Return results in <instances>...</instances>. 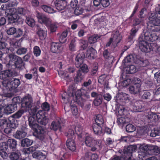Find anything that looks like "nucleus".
Returning a JSON list of instances; mask_svg holds the SVG:
<instances>
[{"instance_id":"1","label":"nucleus","mask_w":160,"mask_h":160,"mask_svg":"<svg viewBox=\"0 0 160 160\" xmlns=\"http://www.w3.org/2000/svg\"><path fill=\"white\" fill-rule=\"evenodd\" d=\"M36 120L35 118L32 116L28 118V121L29 125L30 127L34 130L33 134L34 136L38 139L42 140L44 138V133L45 131L42 127L39 126L37 123V119Z\"/></svg>"},{"instance_id":"2","label":"nucleus","mask_w":160,"mask_h":160,"mask_svg":"<svg viewBox=\"0 0 160 160\" xmlns=\"http://www.w3.org/2000/svg\"><path fill=\"white\" fill-rule=\"evenodd\" d=\"M9 63L7 64V67L11 69L21 70L24 68L25 63L20 57L14 54L10 53L9 55Z\"/></svg>"},{"instance_id":"3","label":"nucleus","mask_w":160,"mask_h":160,"mask_svg":"<svg viewBox=\"0 0 160 160\" xmlns=\"http://www.w3.org/2000/svg\"><path fill=\"white\" fill-rule=\"evenodd\" d=\"M41 107L43 110H39L36 115V118L39 123L42 125H45L48 122V118L46 116L45 111H49L50 110V104L46 102L43 103Z\"/></svg>"},{"instance_id":"4","label":"nucleus","mask_w":160,"mask_h":160,"mask_svg":"<svg viewBox=\"0 0 160 160\" xmlns=\"http://www.w3.org/2000/svg\"><path fill=\"white\" fill-rule=\"evenodd\" d=\"M20 84V79L14 78L11 81L5 80L2 82L3 89L6 90L8 92L9 91H11L16 89Z\"/></svg>"},{"instance_id":"5","label":"nucleus","mask_w":160,"mask_h":160,"mask_svg":"<svg viewBox=\"0 0 160 160\" xmlns=\"http://www.w3.org/2000/svg\"><path fill=\"white\" fill-rule=\"evenodd\" d=\"M20 97H14L12 99L11 103L7 105L4 109V112L7 114H9L17 110V105L20 104Z\"/></svg>"},{"instance_id":"6","label":"nucleus","mask_w":160,"mask_h":160,"mask_svg":"<svg viewBox=\"0 0 160 160\" xmlns=\"http://www.w3.org/2000/svg\"><path fill=\"white\" fill-rule=\"evenodd\" d=\"M33 102L32 98L29 94L24 96L21 100L20 99V103L21 104V108L25 110L26 112L28 111L32 108Z\"/></svg>"},{"instance_id":"7","label":"nucleus","mask_w":160,"mask_h":160,"mask_svg":"<svg viewBox=\"0 0 160 160\" xmlns=\"http://www.w3.org/2000/svg\"><path fill=\"white\" fill-rule=\"evenodd\" d=\"M142 36H140L138 38V46L139 49L143 52L148 53L152 50V47L151 44L148 42L143 40Z\"/></svg>"},{"instance_id":"8","label":"nucleus","mask_w":160,"mask_h":160,"mask_svg":"<svg viewBox=\"0 0 160 160\" xmlns=\"http://www.w3.org/2000/svg\"><path fill=\"white\" fill-rule=\"evenodd\" d=\"M18 72L15 70L8 68V70L0 72V79L3 81L8 80L9 78L18 75Z\"/></svg>"},{"instance_id":"9","label":"nucleus","mask_w":160,"mask_h":160,"mask_svg":"<svg viewBox=\"0 0 160 160\" xmlns=\"http://www.w3.org/2000/svg\"><path fill=\"white\" fill-rule=\"evenodd\" d=\"M36 13V17L40 23H43L47 27L50 24L51 20L49 18L46 17L42 13L38 12H37Z\"/></svg>"},{"instance_id":"10","label":"nucleus","mask_w":160,"mask_h":160,"mask_svg":"<svg viewBox=\"0 0 160 160\" xmlns=\"http://www.w3.org/2000/svg\"><path fill=\"white\" fill-rule=\"evenodd\" d=\"M6 31L8 35L15 34V37L16 38L20 37L22 35L23 31L20 28H18L17 30L14 27H10L7 29Z\"/></svg>"},{"instance_id":"11","label":"nucleus","mask_w":160,"mask_h":160,"mask_svg":"<svg viewBox=\"0 0 160 160\" xmlns=\"http://www.w3.org/2000/svg\"><path fill=\"white\" fill-rule=\"evenodd\" d=\"M149 64V62L148 60H141L139 64V71L143 74L146 75V71L148 68Z\"/></svg>"},{"instance_id":"12","label":"nucleus","mask_w":160,"mask_h":160,"mask_svg":"<svg viewBox=\"0 0 160 160\" xmlns=\"http://www.w3.org/2000/svg\"><path fill=\"white\" fill-rule=\"evenodd\" d=\"M85 55L83 52L78 53L75 58V65L77 68H79L83 64Z\"/></svg>"},{"instance_id":"13","label":"nucleus","mask_w":160,"mask_h":160,"mask_svg":"<svg viewBox=\"0 0 160 160\" xmlns=\"http://www.w3.org/2000/svg\"><path fill=\"white\" fill-rule=\"evenodd\" d=\"M140 36H142V39L146 41L153 42L158 38V37L156 34H154L152 36V37L151 38H149V37H151V32L148 31L145 32L144 33L141 34Z\"/></svg>"},{"instance_id":"14","label":"nucleus","mask_w":160,"mask_h":160,"mask_svg":"<svg viewBox=\"0 0 160 160\" xmlns=\"http://www.w3.org/2000/svg\"><path fill=\"white\" fill-rule=\"evenodd\" d=\"M152 24H150L148 25L149 29L153 32H157L160 30V28L157 27L160 26V17L157 18L155 19L152 23Z\"/></svg>"},{"instance_id":"15","label":"nucleus","mask_w":160,"mask_h":160,"mask_svg":"<svg viewBox=\"0 0 160 160\" xmlns=\"http://www.w3.org/2000/svg\"><path fill=\"white\" fill-rule=\"evenodd\" d=\"M61 122V119H56L52 122L50 126V128L52 130L54 131H56L58 130H60L62 128Z\"/></svg>"},{"instance_id":"16","label":"nucleus","mask_w":160,"mask_h":160,"mask_svg":"<svg viewBox=\"0 0 160 160\" xmlns=\"http://www.w3.org/2000/svg\"><path fill=\"white\" fill-rule=\"evenodd\" d=\"M56 8L59 11L64 10L67 5V2L65 0H56L54 2Z\"/></svg>"},{"instance_id":"17","label":"nucleus","mask_w":160,"mask_h":160,"mask_svg":"<svg viewBox=\"0 0 160 160\" xmlns=\"http://www.w3.org/2000/svg\"><path fill=\"white\" fill-rule=\"evenodd\" d=\"M82 94L81 91L78 90L75 92V97L73 98L74 101L77 102L81 107H82L84 105L83 100L82 99Z\"/></svg>"},{"instance_id":"18","label":"nucleus","mask_w":160,"mask_h":160,"mask_svg":"<svg viewBox=\"0 0 160 160\" xmlns=\"http://www.w3.org/2000/svg\"><path fill=\"white\" fill-rule=\"evenodd\" d=\"M84 141L85 145L88 147L94 146L97 142V140H95L93 137L89 135L86 136Z\"/></svg>"},{"instance_id":"19","label":"nucleus","mask_w":160,"mask_h":160,"mask_svg":"<svg viewBox=\"0 0 160 160\" xmlns=\"http://www.w3.org/2000/svg\"><path fill=\"white\" fill-rule=\"evenodd\" d=\"M61 44L58 42H52L51 43V51L55 53H59L62 50Z\"/></svg>"},{"instance_id":"20","label":"nucleus","mask_w":160,"mask_h":160,"mask_svg":"<svg viewBox=\"0 0 160 160\" xmlns=\"http://www.w3.org/2000/svg\"><path fill=\"white\" fill-rule=\"evenodd\" d=\"M7 18L8 23H13L18 21L20 16L12 11V12L7 15Z\"/></svg>"},{"instance_id":"21","label":"nucleus","mask_w":160,"mask_h":160,"mask_svg":"<svg viewBox=\"0 0 160 160\" xmlns=\"http://www.w3.org/2000/svg\"><path fill=\"white\" fill-rule=\"evenodd\" d=\"M111 38L117 44L119 43L122 39V37L118 30H115L112 32Z\"/></svg>"},{"instance_id":"22","label":"nucleus","mask_w":160,"mask_h":160,"mask_svg":"<svg viewBox=\"0 0 160 160\" xmlns=\"http://www.w3.org/2000/svg\"><path fill=\"white\" fill-rule=\"evenodd\" d=\"M8 148L7 142H2L0 143V154L3 159H6L7 156L6 154L7 153L5 151L7 150Z\"/></svg>"},{"instance_id":"23","label":"nucleus","mask_w":160,"mask_h":160,"mask_svg":"<svg viewBox=\"0 0 160 160\" xmlns=\"http://www.w3.org/2000/svg\"><path fill=\"white\" fill-rule=\"evenodd\" d=\"M143 102L141 101H136L133 106V109L135 112H142L144 111V107L142 106Z\"/></svg>"},{"instance_id":"24","label":"nucleus","mask_w":160,"mask_h":160,"mask_svg":"<svg viewBox=\"0 0 160 160\" xmlns=\"http://www.w3.org/2000/svg\"><path fill=\"white\" fill-rule=\"evenodd\" d=\"M130 31L129 35L128 36V39L129 41H133L137 36V33L140 28L136 27H132Z\"/></svg>"},{"instance_id":"25","label":"nucleus","mask_w":160,"mask_h":160,"mask_svg":"<svg viewBox=\"0 0 160 160\" xmlns=\"http://www.w3.org/2000/svg\"><path fill=\"white\" fill-rule=\"evenodd\" d=\"M159 116V115L156 113L151 112L148 113L147 117L152 124H154L158 120L159 118H160Z\"/></svg>"},{"instance_id":"26","label":"nucleus","mask_w":160,"mask_h":160,"mask_svg":"<svg viewBox=\"0 0 160 160\" xmlns=\"http://www.w3.org/2000/svg\"><path fill=\"white\" fill-rule=\"evenodd\" d=\"M66 145L67 148L72 151H74L76 149V144L74 139L68 138L67 140Z\"/></svg>"},{"instance_id":"27","label":"nucleus","mask_w":160,"mask_h":160,"mask_svg":"<svg viewBox=\"0 0 160 160\" xmlns=\"http://www.w3.org/2000/svg\"><path fill=\"white\" fill-rule=\"evenodd\" d=\"M97 54L96 50L92 47L87 51L86 53V56L89 59H95L96 57Z\"/></svg>"},{"instance_id":"28","label":"nucleus","mask_w":160,"mask_h":160,"mask_svg":"<svg viewBox=\"0 0 160 160\" xmlns=\"http://www.w3.org/2000/svg\"><path fill=\"white\" fill-rule=\"evenodd\" d=\"M103 126L97 124L93 123L92 125V127L94 133L98 135H101L102 134L103 132L102 131V127Z\"/></svg>"},{"instance_id":"29","label":"nucleus","mask_w":160,"mask_h":160,"mask_svg":"<svg viewBox=\"0 0 160 160\" xmlns=\"http://www.w3.org/2000/svg\"><path fill=\"white\" fill-rule=\"evenodd\" d=\"M7 143L8 146V147L10 150H12L13 151H15L17 146V141L14 139L10 138L8 139Z\"/></svg>"},{"instance_id":"30","label":"nucleus","mask_w":160,"mask_h":160,"mask_svg":"<svg viewBox=\"0 0 160 160\" xmlns=\"http://www.w3.org/2000/svg\"><path fill=\"white\" fill-rule=\"evenodd\" d=\"M25 130L26 129L24 128L23 129H21L17 131L15 134V137L19 139L25 138L27 134Z\"/></svg>"},{"instance_id":"31","label":"nucleus","mask_w":160,"mask_h":160,"mask_svg":"<svg viewBox=\"0 0 160 160\" xmlns=\"http://www.w3.org/2000/svg\"><path fill=\"white\" fill-rule=\"evenodd\" d=\"M128 146L127 147H125L124 149L123 150V157H122L121 156H116L112 160H128L129 159V156L128 155V154H127L126 153L125 151V149L126 150V152H129V151L128 150H127L126 149L128 148L129 146Z\"/></svg>"},{"instance_id":"32","label":"nucleus","mask_w":160,"mask_h":160,"mask_svg":"<svg viewBox=\"0 0 160 160\" xmlns=\"http://www.w3.org/2000/svg\"><path fill=\"white\" fill-rule=\"evenodd\" d=\"M32 156L33 158L43 160L46 158V156L41 151H36L34 152L32 154Z\"/></svg>"},{"instance_id":"33","label":"nucleus","mask_w":160,"mask_h":160,"mask_svg":"<svg viewBox=\"0 0 160 160\" xmlns=\"http://www.w3.org/2000/svg\"><path fill=\"white\" fill-rule=\"evenodd\" d=\"M41 8L46 12L52 14L55 12L56 11L51 6L43 4L40 6Z\"/></svg>"},{"instance_id":"34","label":"nucleus","mask_w":160,"mask_h":160,"mask_svg":"<svg viewBox=\"0 0 160 160\" xmlns=\"http://www.w3.org/2000/svg\"><path fill=\"white\" fill-rule=\"evenodd\" d=\"M47 31L42 29L40 28L38 29L37 32L39 38L41 40H43L45 39L47 36Z\"/></svg>"},{"instance_id":"35","label":"nucleus","mask_w":160,"mask_h":160,"mask_svg":"<svg viewBox=\"0 0 160 160\" xmlns=\"http://www.w3.org/2000/svg\"><path fill=\"white\" fill-rule=\"evenodd\" d=\"M33 142V140L28 138L22 139L21 141V146L24 147H29Z\"/></svg>"},{"instance_id":"36","label":"nucleus","mask_w":160,"mask_h":160,"mask_svg":"<svg viewBox=\"0 0 160 160\" xmlns=\"http://www.w3.org/2000/svg\"><path fill=\"white\" fill-rule=\"evenodd\" d=\"M127 150H128L129 151V152H126L127 154H128V155L129 156V159L128 160H135V159H132L131 157L132 156V153L133 152H135L136 151V147L133 145H130L128 148L126 149ZM125 152H126V149H125Z\"/></svg>"},{"instance_id":"37","label":"nucleus","mask_w":160,"mask_h":160,"mask_svg":"<svg viewBox=\"0 0 160 160\" xmlns=\"http://www.w3.org/2000/svg\"><path fill=\"white\" fill-rule=\"evenodd\" d=\"M15 151L10 153L9 157L11 160H18L21 155V153L18 150H15Z\"/></svg>"},{"instance_id":"38","label":"nucleus","mask_w":160,"mask_h":160,"mask_svg":"<svg viewBox=\"0 0 160 160\" xmlns=\"http://www.w3.org/2000/svg\"><path fill=\"white\" fill-rule=\"evenodd\" d=\"M68 32L67 30H65L60 34L59 40L60 42L62 43H65L67 41V37L68 35Z\"/></svg>"},{"instance_id":"39","label":"nucleus","mask_w":160,"mask_h":160,"mask_svg":"<svg viewBox=\"0 0 160 160\" xmlns=\"http://www.w3.org/2000/svg\"><path fill=\"white\" fill-rule=\"evenodd\" d=\"M9 121V126L12 128H16L18 126V122L17 120L14 118L10 117L9 118L8 122Z\"/></svg>"},{"instance_id":"40","label":"nucleus","mask_w":160,"mask_h":160,"mask_svg":"<svg viewBox=\"0 0 160 160\" xmlns=\"http://www.w3.org/2000/svg\"><path fill=\"white\" fill-rule=\"evenodd\" d=\"M118 98L121 102H125L127 100H129V96L128 94L125 93L121 92L119 93Z\"/></svg>"},{"instance_id":"41","label":"nucleus","mask_w":160,"mask_h":160,"mask_svg":"<svg viewBox=\"0 0 160 160\" xmlns=\"http://www.w3.org/2000/svg\"><path fill=\"white\" fill-rule=\"evenodd\" d=\"M2 115L0 117V127L1 128H4L8 126V120L2 117Z\"/></svg>"},{"instance_id":"42","label":"nucleus","mask_w":160,"mask_h":160,"mask_svg":"<svg viewBox=\"0 0 160 160\" xmlns=\"http://www.w3.org/2000/svg\"><path fill=\"white\" fill-rule=\"evenodd\" d=\"M102 54L106 59L112 60L113 59V57L111 55V52L108 49L105 50L103 52Z\"/></svg>"},{"instance_id":"43","label":"nucleus","mask_w":160,"mask_h":160,"mask_svg":"<svg viewBox=\"0 0 160 160\" xmlns=\"http://www.w3.org/2000/svg\"><path fill=\"white\" fill-rule=\"evenodd\" d=\"M84 74L80 70H78L77 73L74 80L76 82L81 81L84 77Z\"/></svg>"},{"instance_id":"44","label":"nucleus","mask_w":160,"mask_h":160,"mask_svg":"<svg viewBox=\"0 0 160 160\" xmlns=\"http://www.w3.org/2000/svg\"><path fill=\"white\" fill-rule=\"evenodd\" d=\"M130 92L132 94H136L140 92V88L138 87L136 85L131 86L129 88Z\"/></svg>"},{"instance_id":"45","label":"nucleus","mask_w":160,"mask_h":160,"mask_svg":"<svg viewBox=\"0 0 160 160\" xmlns=\"http://www.w3.org/2000/svg\"><path fill=\"white\" fill-rule=\"evenodd\" d=\"M129 122V119L128 118L121 117L118 118L117 123L119 126H123L125 124Z\"/></svg>"},{"instance_id":"46","label":"nucleus","mask_w":160,"mask_h":160,"mask_svg":"<svg viewBox=\"0 0 160 160\" xmlns=\"http://www.w3.org/2000/svg\"><path fill=\"white\" fill-rule=\"evenodd\" d=\"M150 153L155 155L160 153V148L157 146L151 145Z\"/></svg>"},{"instance_id":"47","label":"nucleus","mask_w":160,"mask_h":160,"mask_svg":"<svg viewBox=\"0 0 160 160\" xmlns=\"http://www.w3.org/2000/svg\"><path fill=\"white\" fill-rule=\"evenodd\" d=\"M142 21V20L138 18H135L132 21V27H136L140 28H141L140 24Z\"/></svg>"},{"instance_id":"48","label":"nucleus","mask_w":160,"mask_h":160,"mask_svg":"<svg viewBox=\"0 0 160 160\" xmlns=\"http://www.w3.org/2000/svg\"><path fill=\"white\" fill-rule=\"evenodd\" d=\"M25 111L24 109H21L17 111L15 113L12 115V117L15 119L20 118L24 113Z\"/></svg>"},{"instance_id":"49","label":"nucleus","mask_w":160,"mask_h":160,"mask_svg":"<svg viewBox=\"0 0 160 160\" xmlns=\"http://www.w3.org/2000/svg\"><path fill=\"white\" fill-rule=\"evenodd\" d=\"M80 43L81 44L80 47V52L86 49L88 47V41L85 40L81 39L80 40Z\"/></svg>"},{"instance_id":"50","label":"nucleus","mask_w":160,"mask_h":160,"mask_svg":"<svg viewBox=\"0 0 160 160\" xmlns=\"http://www.w3.org/2000/svg\"><path fill=\"white\" fill-rule=\"evenodd\" d=\"M25 9L23 8L18 7L17 8H13L12 9V11L15 14L19 15H22L24 14L25 12Z\"/></svg>"},{"instance_id":"51","label":"nucleus","mask_w":160,"mask_h":160,"mask_svg":"<svg viewBox=\"0 0 160 160\" xmlns=\"http://www.w3.org/2000/svg\"><path fill=\"white\" fill-rule=\"evenodd\" d=\"M160 135V128H154L152 130L150 133V136L155 137L157 136Z\"/></svg>"},{"instance_id":"52","label":"nucleus","mask_w":160,"mask_h":160,"mask_svg":"<svg viewBox=\"0 0 160 160\" xmlns=\"http://www.w3.org/2000/svg\"><path fill=\"white\" fill-rule=\"evenodd\" d=\"M95 121L96 124L103 126L104 120L102 116L100 115H97L95 119Z\"/></svg>"},{"instance_id":"53","label":"nucleus","mask_w":160,"mask_h":160,"mask_svg":"<svg viewBox=\"0 0 160 160\" xmlns=\"http://www.w3.org/2000/svg\"><path fill=\"white\" fill-rule=\"evenodd\" d=\"M100 37L98 35H93L89 38L88 42L90 44L94 43L97 42V40Z\"/></svg>"},{"instance_id":"54","label":"nucleus","mask_w":160,"mask_h":160,"mask_svg":"<svg viewBox=\"0 0 160 160\" xmlns=\"http://www.w3.org/2000/svg\"><path fill=\"white\" fill-rule=\"evenodd\" d=\"M102 100V96L101 95H98L93 101L94 105L97 106H99L101 104Z\"/></svg>"},{"instance_id":"55","label":"nucleus","mask_w":160,"mask_h":160,"mask_svg":"<svg viewBox=\"0 0 160 160\" xmlns=\"http://www.w3.org/2000/svg\"><path fill=\"white\" fill-rule=\"evenodd\" d=\"M152 145H142L140 147V150L144 152H147L149 153Z\"/></svg>"},{"instance_id":"56","label":"nucleus","mask_w":160,"mask_h":160,"mask_svg":"<svg viewBox=\"0 0 160 160\" xmlns=\"http://www.w3.org/2000/svg\"><path fill=\"white\" fill-rule=\"evenodd\" d=\"M67 136L69 138L75 139L76 138V134L75 132L73 129H69L67 133Z\"/></svg>"},{"instance_id":"57","label":"nucleus","mask_w":160,"mask_h":160,"mask_svg":"<svg viewBox=\"0 0 160 160\" xmlns=\"http://www.w3.org/2000/svg\"><path fill=\"white\" fill-rule=\"evenodd\" d=\"M136 129V127L132 124H129L126 126V130L128 132H132L134 131Z\"/></svg>"},{"instance_id":"58","label":"nucleus","mask_w":160,"mask_h":160,"mask_svg":"<svg viewBox=\"0 0 160 160\" xmlns=\"http://www.w3.org/2000/svg\"><path fill=\"white\" fill-rule=\"evenodd\" d=\"M76 41L74 40H72L69 45L70 50L72 52H74L76 51Z\"/></svg>"},{"instance_id":"59","label":"nucleus","mask_w":160,"mask_h":160,"mask_svg":"<svg viewBox=\"0 0 160 160\" xmlns=\"http://www.w3.org/2000/svg\"><path fill=\"white\" fill-rule=\"evenodd\" d=\"M33 53L35 56L38 57L40 56L41 50L40 48L38 46H35L33 48Z\"/></svg>"},{"instance_id":"60","label":"nucleus","mask_w":160,"mask_h":160,"mask_svg":"<svg viewBox=\"0 0 160 160\" xmlns=\"http://www.w3.org/2000/svg\"><path fill=\"white\" fill-rule=\"evenodd\" d=\"M74 129L75 131L76 135H77L78 137L82 138V128L81 127H76Z\"/></svg>"},{"instance_id":"61","label":"nucleus","mask_w":160,"mask_h":160,"mask_svg":"<svg viewBox=\"0 0 160 160\" xmlns=\"http://www.w3.org/2000/svg\"><path fill=\"white\" fill-rule=\"evenodd\" d=\"M151 96V94L149 91H145L142 96V98L144 99L150 100Z\"/></svg>"},{"instance_id":"62","label":"nucleus","mask_w":160,"mask_h":160,"mask_svg":"<svg viewBox=\"0 0 160 160\" xmlns=\"http://www.w3.org/2000/svg\"><path fill=\"white\" fill-rule=\"evenodd\" d=\"M39 106H34L32 108H31L29 110H30L29 112L30 114L32 116L35 115H37L38 112H37L38 109H39Z\"/></svg>"},{"instance_id":"63","label":"nucleus","mask_w":160,"mask_h":160,"mask_svg":"<svg viewBox=\"0 0 160 160\" xmlns=\"http://www.w3.org/2000/svg\"><path fill=\"white\" fill-rule=\"evenodd\" d=\"M83 10L84 9L82 7L77 6L74 10V14L76 16L79 15L83 12Z\"/></svg>"},{"instance_id":"64","label":"nucleus","mask_w":160,"mask_h":160,"mask_svg":"<svg viewBox=\"0 0 160 160\" xmlns=\"http://www.w3.org/2000/svg\"><path fill=\"white\" fill-rule=\"evenodd\" d=\"M26 23L30 26L33 27L35 25V21L34 19L29 18H27L26 19Z\"/></svg>"}]
</instances>
